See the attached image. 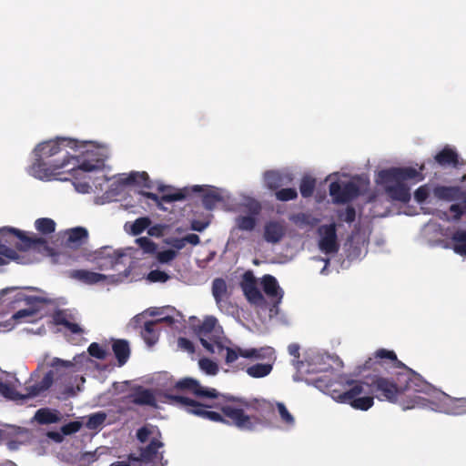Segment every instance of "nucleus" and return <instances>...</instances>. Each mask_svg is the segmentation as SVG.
Instances as JSON below:
<instances>
[{
    "label": "nucleus",
    "mask_w": 466,
    "mask_h": 466,
    "mask_svg": "<svg viewBox=\"0 0 466 466\" xmlns=\"http://www.w3.org/2000/svg\"><path fill=\"white\" fill-rule=\"evenodd\" d=\"M309 385L329 395L339 403L368 410L373 406V394L380 400L397 402L403 410L430 407L449 415L466 413V399L452 398L428 380H309Z\"/></svg>",
    "instance_id": "f257e3e1"
},
{
    "label": "nucleus",
    "mask_w": 466,
    "mask_h": 466,
    "mask_svg": "<svg viewBox=\"0 0 466 466\" xmlns=\"http://www.w3.org/2000/svg\"><path fill=\"white\" fill-rule=\"evenodd\" d=\"M175 391L165 396L173 403L183 407L188 413L212 421L221 420L219 413L209 410L217 407L213 402L218 396L215 389L204 388L198 380H178Z\"/></svg>",
    "instance_id": "f03ea898"
},
{
    "label": "nucleus",
    "mask_w": 466,
    "mask_h": 466,
    "mask_svg": "<svg viewBox=\"0 0 466 466\" xmlns=\"http://www.w3.org/2000/svg\"><path fill=\"white\" fill-rule=\"evenodd\" d=\"M387 365L391 375L405 379H423L420 374L400 361L394 350L379 349L362 365L356 367L354 376L366 370H377V366Z\"/></svg>",
    "instance_id": "7ed1b4c3"
},
{
    "label": "nucleus",
    "mask_w": 466,
    "mask_h": 466,
    "mask_svg": "<svg viewBox=\"0 0 466 466\" xmlns=\"http://www.w3.org/2000/svg\"><path fill=\"white\" fill-rule=\"evenodd\" d=\"M298 364L299 375L293 379H302L304 375L320 372L339 373L345 367L339 355L312 349L305 351L302 362Z\"/></svg>",
    "instance_id": "20e7f679"
},
{
    "label": "nucleus",
    "mask_w": 466,
    "mask_h": 466,
    "mask_svg": "<svg viewBox=\"0 0 466 466\" xmlns=\"http://www.w3.org/2000/svg\"><path fill=\"white\" fill-rule=\"evenodd\" d=\"M200 343L208 352L224 357L227 365L233 364L238 357L257 360L272 359L274 354V350L270 347L243 350L239 347L225 346L221 340H215L214 343H211L204 338H200Z\"/></svg>",
    "instance_id": "39448f33"
},
{
    "label": "nucleus",
    "mask_w": 466,
    "mask_h": 466,
    "mask_svg": "<svg viewBox=\"0 0 466 466\" xmlns=\"http://www.w3.org/2000/svg\"><path fill=\"white\" fill-rule=\"evenodd\" d=\"M52 380H0V395L15 402L36 397L51 386Z\"/></svg>",
    "instance_id": "423d86ee"
},
{
    "label": "nucleus",
    "mask_w": 466,
    "mask_h": 466,
    "mask_svg": "<svg viewBox=\"0 0 466 466\" xmlns=\"http://www.w3.org/2000/svg\"><path fill=\"white\" fill-rule=\"evenodd\" d=\"M77 365L85 366L86 369L95 368L100 371L111 372L115 370L113 364H99L86 356V353L76 355L73 360H64L59 358H53L47 364L49 370L44 374L43 379H63L68 374L76 371Z\"/></svg>",
    "instance_id": "0eeeda50"
},
{
    "label": "nucleus",
    "mask_w": 466,
    "mask_h": 466,
    "mask_svg": "<svg viewBox=\"0 0 466 466\" xmlns=\"http://www.w3.org/2000/svg\"><path fill=\"white\" fill-rule=\"evenodd\" d=\"M158 435L159 432L157 429L152 425H146L140 428L137 432V440L140 442H146L150 440V443L142 450L140 458L129 455V461H140L144 463H150L151 466H165L166 462L163 461V451H160L163 447V443L157 439Z\"/></svg>",
    "instance_id": "6e6552de"
},
{
    "label": "nucleus",
    "mask_w": 466,
    "mask_h": 466,
    "mask_svg": "<svg viewBox=\"0 0 466 466\" xmlns=\"http://www.w3.org/2000/svg\"><path fill=\"white\" fill-rule=\"evenodd\" d=\"M77 140L68 137H57L40 143L35 149V155L41 158L55 157L61 155L59 159H67V166L71 160H76L75 153L83 147Z\"/></svg>",
    "instance_id": "1a4fd4ad"
},
{
    "label": "nucleus",
    "mask_w": 466,
    "mask_h": 466,
    "mask_svg": "<svg viewBox=\"0 0 466 466\" xmlns=\"http://www.w3.org/2000/svg\"><path fill=\"white\" fill-rule=\"evenodd\" d=\"M253 406V404L238 399L236 401L224 405L221 407V410L239 429L254 431L261 424V420L255 416L247 415L242 408L249 409Z\"/></svg>",
    "instance_id": "9d476101"
},
{
    "label": "nucleus",
    "mask_w": 466,
    "mask_h": 466,
    "mask_svg": "<svg viewBox=\"0 0 466 466\" xmlns=\"http://www.w3.org/2000/svg\"><path fill=\"white\" fill-rule=\"evenodd\" d=\"M5 232L15 235L20 240V243L16 244V248L19 250L26 251L32 249L46 255L50 254L52 250L48 247L47 241L44 238L38 237L35 234L32 233L29 235L26 232L15 228H0L1 234L5 235Z\"/></svg>",
    "instance_id": "9b49d317"
},
{
    "label": "nucleus",
    "mask_w": 466,
    "mask_h": 466,
    "mask_svg": "<svg viewBox=\"0 0 466 466\" xmlns=\"http://www.w3.org/2000/svg\"><path fill=\"white\" fill-rule=\"evenodd\" d=\"M158 191L162 193V196L159 197L152 192H141V194L156 202L157 207H160L161 202L172 203L175 201L184 200L193 193H198L204 191L201 186H194L192 187H183L181 189H174L169 186H160L158 187Z\"/></svg>",
    "instance_id": "f8f14e48"
},
{
    "label": "nucleus",
    "mask_w": 466,
    "mask_h": 466,
    "mask_svg": "<svg viewBox=\"0 0 466 466\" xmlns=\"http://www.w3.org/2000/svg\"><path fill=\"white\" fill-rule=\"evenodd\" d=\"M423 168V166L420 167V170L412 167H390L380 170L379 172V178L381 182L386 184L393 182L403 183L407 180H415L416 182H419L424 179V176L421 173Z\"/></svg>",
    "instance_id": "ddd939ff"
},
{
    "label": "nucleus",
    "mask_w": 466,
    "mask_h": 466,
    "mask_svg": "<svg viewBox=\"0 0 466 466\" xmlns=\"http://www.w3.org/2000/svg\"><path fill=\"white\" fill-rule=\"evenodd\" d=\"M67 167V159L55 158L51 162L47 163L44 161V158L38 157L30 167V173L32 176L42 180H50L55 175L57 174L59 169L66 168Z\"/></svg>",
    "instance_id": "4468645a"
},
{
    "label": "nucleus",
    "mask_w": 466,
    "mask_h": 466,
    "mask_svg": "<svg viewBox=\"0 0 466 466\" xmlns=\"http://www.w3.org/2000/svg\"><path fill=\"white\" fill-rule=\"evenodd\" d=\"M329 195L336 204L347 203L360 195V188L354 182H347L341 185L338 181L329 185Z\"/></svg>",
    "instance_id": "2eb2a0df"
},
{
    "label": "nucleus",
    "mask_w": 466,
    "mask_h": 466,
    "mask_svg": "<svg viewBox=\"0 0 466 466\" xmlns=\"http://www.w3.org/2000/svg\"><path fill=\"white\" fill-rule=\"evenodd\" d=\"M318 232L320 236L319 247L321 251L326 254L337 253L339 249L338 243L337 229L334 223L322 225L319 228Z\"/></svg>",
    "instance_id": "dca6fc26"
},
{
    "label": "nucleus",
    "mask_w": 466,
    "mask_h": 466,
    "mask_svg": "<svg viewBox=\"0 0 466 466\" xmlns=\"http://www.w3.org/2000/svg\"><path fill=\"white\" fill-rule=\"evenodd\" d=\"M240 288L251 304L261 305L264 303L265 299L257 287V280L252 271L248 270L243 274Z\"/></svg>",
    "instance_id": "f3484780"
},
{
    "label": "nucleus",
    "mask_w": 466,
    "mask_h": 466,
    "mask_svg": "<svg viewBox=\"0 0 466 466\" xmlns=\"http://www.w3.org/2000/svg\"><path fill=\"white\" fill-rule=\"evenodd\" d=\"M124 256V253L119 250L104 247L97 252L96 258L98 259V268L101 270L114 268L116 265L121 263V259Z\"/></svg>",
    "instance_id": "a211bd4d"
},
{
    "label": "nucleus",
    "mask_w": 466,
    "mask_h": 466,
    "mask_svg": "<svg viewBox=\"0 0 466 466\" xmlns=\"http://www.w3.org/2000/svg\"><path fill=\"white\" fill-rule=\"evenodd\" d=\"M124 256V253L119 250L104 247L97 252L96 258L98 259V268L101 270L114 268L116 265L121 263V259Z\"/></svg>",
    "instance_id": "6ab92c4d"
},
{
    "label": "nucleus",
    "mask_w": 466,
    "mask_h": 466,
    "mask_svg": "<svg viewBox=\"0 0 466 466\" xmlns=\"http://www.w3.org/2000/svg\"><path fill=\"white\" fill-rule=\"evenodd\" d=\"M112 351L116 360V366H124L130 358L131 350L129 342L124 339H112ZM115 367L116 364L112 363Z\"/></svg>",
    "instance_id": "aec40b11"
},
{
    "label": "nucleus",
    "mask_w": 466,
    "mask_h": 466,
    "mask_svg": "<svg viewBox=\"0 0 466 466\" xmlns=\"http://www.w3.org/2000/svg\"><path fill=\"white\" fill-rule=\"evenodd\" d=\"M436 198L445 201H458L462 199L464 192L457 186H437L433 188Z\"/></svg>",
    "instance_id": "412c9836"
},
{
    "label": "nucleus",
    "mask_w": 466,
    "mask_h": 466,
    "mask_svg": "<svg viewBox=\"0 0 466 466\" xmlns=\"http://www.w3.org/2000/svg\"><path fill=\"white\" fill-rule=\"evenodd\" d=\"M285 235L284 226L278 221H269L264 227V239L268 243L279 242Z\"/></svg>",
    "instance_id": "4be33fe9"
},
{
    "label": "nucleus",
    "mask_w": 466,
    "mask_h": 466,
    "mask_svg": "<svg viewBox=\"0 0 466 466\" xmlns=\"http://www.w3.org/2000/svg\"><path fill=\"white\" fill-rule=\"evenodd\" d=\"M394 185H388L385 187L387 195L396 201L408 203L410 199V188L403 183L394 182Z\"/></svg>",
    "instance_id": "5701e85b"
},
{
    "label": "nucleus",
    "mask_w": 466,
    "mask_h": 466,
    "mask_svg": "<svg viewBox=\"0 0 466 466\" xmlns=\"http://www.w3.org/2000/svg\"><path fill=\"white\" fill-rule=\"evenodd\" d=\"M61 420V413L59 410L50 408H41L37 410L32 419L38 424H53Z\"/></svg>",
    "instance_id": "b1692460"
},
{
    "label": "nucleus",
    "mask_w": 466,
    "mask_h": 466,
    "mask_svg": "<svg viewBox=\"0 0 466 466\" xmlns=\"http://www.w3.org/2000/svg\"><path fill=\"white\" fill-rule=\"evenodd\" d=\"M130 400L137 405L156 406V395L153 391L138 387L128 395Z\"/></svg>",
    "instance_id": "393cba45"
},
{
    "label": "nucleus",
    "mask_w": 466,
    "mask_h": 466,
    "mask_svg": "<svg viewBox=\"0 0 466 466\" xmlns=\"http://www.w3.org/2000/svg\"><path fill=\"white\" fill-rule=\"evenodd\" d=\"M70 277L85 284L93 285L104 281L106 277L104 274L86 269H75L70 272Z\"/></svg>",
    "instance_id": "a878e982"
},
{
    "label": "nucleus",
    "mask_w": 466,
    "mask_h": 466,
    "mask_svg": "<svg viewBox=\"0 0 466 466\" xmlns=\"http://www.w3.org/2000/svg\"><path fill=\"white\" fill-rule=\"evenodd\" d=\"M261 285L264 292L269 298H278L281 299L283 297V291L279 286V283L275 277L271 275H265L261 279Z\"/></svg>",
    "instance_id": "bb28decb"
},
{
    "label": "nucleus",
    "mask_w": 466,
    "mask_h": 466,
    "mask_svg": "<svg viewBox=\"0 0 466 466\" xmlns=\"http://www.w3.org/2000/svg\"><path fill=\"white\" fill-rule=\"evenodd\" d=\"M435 161L442 167H457L459 164V156L457 152L450 147H445L435 156Z\"/></svg>",
    "instance_id": "cd10ccee"
},
{
    "label": "nucleus",
    "mask_w": 466,
    "mask_h": 466,
    "mask_svg": "<svg viewBox=\"0 0 466 466\" xmlns=\"http://www.w3.org/2000/svg\"><path fill=\"white\" fill-rule=\"evenodd\" d=\"M75 157L76 160H71V163L74 164V167L69 169V171H73L74 173H76L78 171L91 172L101 168V167L103 166V162L98 158L85 159L82 162H80L78 157L75 155Z\"/></svg>",
    "instance_id": "c85d7f7f"
},
{
    "label": "nucleus",
    "mask_w": 466,
    "mask_h": 466,
    "mask_svg": "<svg viewBox=\"0 0 466 466\" xmlns=\"http://www.w3.org/2000/svg\"><path fill=\"white\" fill-rule=\"evenodd\" d=\"M141 336L147 346L151 347L155 345L159 337L157 322L154 320L146 321L141 330Z\"/></svg>",
    "instance_id": "c756f323"
},
{
    "label": "nucleus",
    "mask_w": 466,
    "mask_h": 466,
    "mask_svg": "<svg viewBox=\"0 0 466 466\" xmlns=\"http://www.w3.org/2000/svg\"><path fill=\"white\" fill-rule=\"evenodd\" d=\"M88 239V231L83 227H76L67 230V243L74 247L85 244Z\"/></svg>",
    "instance_id": "7c9ffc66"
},
{
    "label": "nucleus",
    "mask_w": 466,
    "mask_h": 466,
    "mask_svg": "<svg viewBox=\"0 0 466 466\" xmlns=\"http://www.w3.org/2000/svg\"><path fill=\"white\" fill-rule=\"evenodd\" d=\"M53 319L55 324L64 326L73 334L83 333V329H81V327L76 323L71 322L68 319L66 312L63 310H57L56 312H55Z\"/></svg>",
    "instance_id": "2f4dec72"
},
{
    "label": "nucleus",
    "mask_w": 466,
    "mask_h": 466,
    "mask_svg": "<svg viewBox=\"0 0 466 466\" xmlns=\"http://www.w3.org/2000/svg\"><path fill=\"white\" fill-rule=\"evenodd\" d=\"M264 181L267 187L271 190H277L287 184L286 177L280 172L275 170L265 172Z\"/></svg>",
    "instance_id": "473e14b6"
},
{
    "label": "nucleus",
    "mask_w": 466,
    "mask_h": 466,
    "mask_svg": "<svg viewBox=\"0 0 466 466\" xmlns=\"http://www.w3.org/2000/svg\"><path fill=\"white\" fill-rule=\"evenodd\" d=\"M452 249L456 254L466 257V230L458 229L451 237Z\"/></svg>",
    "instance_id": "72a5a7b5"
},
{
    "label": "nucleus",
    "mask_w": 466,
    "mask_h": 466,
    "mask_svg": "<svg viewBox=\"0 0 466 466\" xmlns=\"http://www.w3.org/2000/svg\"><path fill=\"white\" fill-rule=\"evenodd\" d=\"M223 201V197L218 188L206 190L202 195V204L208 210H212L216 205Z\"/></svg>",
    "instance_id": "f704fd0d"
},
{
    "label": "nucleus",
    "mask_w": 466,
    "mask_h": 466,
    "mask_svg": "<svg viewBox=\"0 0 466 466\" xmlns=\"http://www.w3.org/2000/svg\"><path fill=\"white\" fill-rule=\"evenodd\" d=\"M228 287L226 280L221 278H217L212 282V295L218 307H221L224 298L227 297Z\"/></svg>",
    "instance_id": "c9c22d12"
},
{
    "label": "nucleus",
    "mask_w": 466,
    "mask_h": 466,
    "mask_svg": "<svg viewBox=\"0 0 466 466\" xmlns=\"http://www.w3.org/2000/svg\"><path fill=\"white\" fill-rule=\"evenodd\" d=\"M272 368L271 363H256L248 366L246 372L248 376L258 379L268 376L271 372Z\"/></svg>",
    "instance_id": "e433bc0d"
},
{
    "label": "nucleus",
    "mask_w": 466,
    "mask_h": 466,
    "mask_svg": "<svg viewBox=\"0 0 466 466\" xmlns=\"http://www.w3.org/2000/svg\"><path fill=\"white\" fill-rule=\"evenodd\" d=\"M35 228L39 233L43 235H49L55 232L56 222L49 218H37L35 221Z\"/></svg>",
    "instance_id": "4c0bfd02"
},
{
    "label": "nucleus",
    "mask_w": 466,
    "mask_h": 466,
    "mask_svg": "<svg viewBox=\"0 0 466 466\" xmlns=\"http://www.w3.org/2000/svg\"><path fill=\"white\" fill-rule=\"evenodd\" d=\"M277 410L279 414L281 422L284 424V429H292L295 426L294 416L288 410L282 402H277Z\"/></svg>",
    "instance_id": "58836bf2"
},
{
    "label": "nucleus",
    "mask_w": 466,
    "mask_h": 466,
    "mask_svg": "<svg viewBox=\"0 0 466 466\" xmlns=\"http://www.w3.org/2000/svg\"><path fill=\"white\" fill-rule=\"evenodd\" d=\"M106 419V414L103 411H98L90 414L89 416L86 417V427L88 430H99L105 423Z\"/></svg>",
    "instance_id": "ea45409f"
},
{
    "label": "nucleus",
    "mask_w": 466,
    "mask_h": 466,
    "mask_svg": "<svg viewBox=\"0 0 466 466\" xmlns=\"http://www.w3.org/2000/svg\"><path fill=\"white\" fill-rule=\"evenodd\" d=\"M316 187V179L309 176H304L300 181L299 191L303 198H307L313 195Z\"/></svg>",
    "instance_id": "a19ab883"
},
{
    "label": "nucleus",
    "mask_w": 466,
    "mask_h": 466,
    "mask_svg": "<svg viewBox=\"0 0 466 466\" xmlns=\"http://www.w3.org/2000/svg\"><path fill=\"white\" fill-rule=\"evenodd\" d=\"M217 324V319L213 316H208L203 322L195 328V331L198 335H208L213 331Z\"/></svg>",
    "instance_id": "79ce46f5"
},
{
    "label": "nucleus",
    "mask_w": 466,
    "mask_h": 466,
    "mask_svg": "<svg viewBox=\"0 0 466 466\" xmlns=\"http://www.w3.org/2000/svg\"><path fill=\"white\" fill-rule=\"evenodd\" d=\"M18 258L17 253L11 248L0 244V266L8 264L11 260Z\"/></svg>",
    "instance_id": "37998d69"
},
{
    "label": "nucleus",
    "mask_w": 466,
    "mask_h": 466,
    "mask_svg": "<svg viewBox=\"0 0 466 466\" xmlns=\"http://www.w3.org/2000/svg\"><path fill=\"white\" fill-rule=\"evenodd\" d=\"M88 357L97 360H105L108 355L107 350L97 342H92L87 348Z\"/></svg>",
    "instance_id": "c03bdc74"
},
{
    "label": "nucleus",
    "mask_w": 466,
    "mask_h": 466,
    "mask_svg": "<svg viewBox=\"0 0 466 466\" xmlns=\"http://www.w3.org/2000/svg\"><path fill=\"white\" fill-rule=\"evenodd\" d=\"M275 197L279 201L294 200L298 198L297 189L294 187L281 188L276 191Z\"/></svg>",
    "instance_id": "a18cd8bd"
},
{
    "label": "nucleus",
    "mask_w": 466,
    "mask_h": 466,
    "mask_svg": "<svg viewBox=\"0 0 466 466\" xmlns=\"http://www.w3.org/2000/svg\"><path fill=\"white\" fill-rule=\"evenodd\" d=\"M300 346L298 343H291L288 346V352L289 354L293 357L291 360V364L296 370V375H299V364L298 362H302V360H300Z\"/></svg>",
    "instance_id": "49530a36"
},
{
    "label": "nucleus",
    "mask_w": 466,
    "mask_h": 466,
    "mask_svg": "<svg viewBox=\"0 0 466 466\" xmlns=\"http://www.w3.org/2000/svg\"><path fill=\"white\" fill-rule=\"evenodd\" d=\"M199 368L208 375H216L218 370V364L208 358H202L198 361Z\"/></svg>",
    "instance_id": "de8ad7c7"
},
{
    "label": "nucleus",
    "mask_w": 466,
    "mask_h": 466,
    "mask_svg": "<svg viewBox=\"0 0 466 466\" xmlns=\"http://www.w3.org/2000/svg\"><path fill=\"white\" fill-rule=\"evenodd\" d=\"M151 224V220L147 217L138 218L135 220L131 227V232L133 235L137 236L145 231L149 225Z\"/></svg>",
    "instance_id": "09e8293b"
},
{
    "label": "nucleus",
    "mask_w": 466,
    "mask_h": 466,
    "mask_svg": "<svg viewBox=\"0 0 466 466\" xmlns=\"http://www.w3.org/2000/svg\"><path fill=\"white\" fill-rule=\"evenodd\" d=\"M256 218L253 216H241L237 218V224L239 229L250 231L256 226Z\"/></svg>",
    "instance_id": "8fccbe9b"
},
{
    "label": "nucleus",
    "mask_w": 466,
    "mask_h": 466,
    "mask_svg": "<svg viewBox=\"0 0 466 466\" xmlns=\"http://www.w3.org/2000/svg\"><path fill=\"white\" fill-rule=\"evenodd\" d=\"M137 243L145 253L153 254L157 250L156 243L149 238L142 237L137 239Z\"/></svg>",
    "instance_id": "3c124183"
},
{
    "label": "nucleus",
    "mask_w": 466,
    "mask_h": 466,
    "mask_svg": "<svg viewBox=\"0 0 466 466\" xmlns=\"http://www.w3.org/2000/svg\"><path fill=\"white\" fill-rule=\"evenodd\" d=\"M338 217L342 221L352 223L356 218V210L352 206H348L344 210L338 211Z\"/></svg>",
    "instance_id": "603ef678"
},
{
    "label": "nucleus",
    "mask_w": 466,
    "mask_h": 466,
    "mask_svg": "<svg viewBox=\"0 0 466 466\" xmlns=\"http://www.w3.org/2000/svg\"><path fill=\"white\" fill-rule=\"evenodd\" d=\"M147 280L150 282H161L164 283L169 279V276L165 272L159 269L151 270L147 277Z\"/></svg>",
    "instance_id": "864d4df0"
},
{
    "label": "nucleus",
    "mask_w": 466,
    "mask_h": 466,
    "mask_svg": "<svg viewBox=\"0 0 466 466\" xmlns=\"http://www.w3.org/2000/svg\"><path fill=\"white\" fill-rule=\"evenodd\" d=\"M82 426H83V423L81 421H78V420L71 421V422L62 426L61 431L65 435H71L73 433L79 431L80 429L82 428Z\"/></svg>",
    "instance_id": "5fc2aeb1"
},
{
    "label": "nucleus",
    "mask_w": 466,
    "mask_h": 466,
    "mask_svg": "<svg viewBox=\"0 0 466 466\" xmlns=\"http://www.w3.org/2000/svg\"><path fill=\"white\" fill-rule=\"evenodd\" d=\"M429 195H430L429 187L427 185H423L415 190L414 198L418 203L422 204L426 201Z\"/></svg>",
    "instance_id": "6e6d98bb"
},
{
    "label": "nucleus",
    "mask_w": 466,
    "mask_h": 466,
    "mask_svg": "<svg viewBox=\"0 0 466 466\" xmlns=\"http://www.w3.org/2000/svg\"><path fill=\"white\" fill-rule=\"evenodd\" d=\"M177 251L167 249L157 253V258L160 263H168L177 257Z\"/></svg>",
    "instance_id": "4d7b16f0"
},
{
    "label": "nucleus",
    "mask_w": 466,
    "mask_h": 466,
    "mask_svg": "<svg viewBox=\"0 0 466 466\" xmlns=\"http://www.w3.org/2000/svg\"><path fill=\"white\" fill-rule=\"evenodd\" d=\"M177 347L184 351L193 354L195 352V346L191 340L187 338L179 337L177 339Z\"/></svg>",
    "instance_id": "13d9d810"
},
{
    "label": "nucleus",
    "mask_w": 466,
    "mask_h": 466,
    "mask_svg": "<svg viewBox=\"0 0 466 466\" xmlns=\"http://www.w3.org/2000/svg\"><path fill=\"white\" fill-rule=\"evenodd\" d=\"M65 434L62 431H48L46 433V439L41 441L43 445H48L49 440L54 441L56 443H61L64 441Z\"/></svg>",
    "instance_id": "bf43d9fd"
},
{
    "label": "nucleus",
    "mask_w": 466,
    "mask_h": 466,
    "mask_svg": "<svg viewBox=\"0 0 466 466\" xmlns=\"http://www.w3.org/2000/svg\"><path fill=\"white\" fill-rule=\"evenodd\" d=\"M450 212H451L453 215H452V220L453 221H459L462 215L466 213V210L464 208V205L461 203V205L460 204H452L450 208H449Z\"/></svg>",
    "instance_id": "052dcab7"
},
{
    "label": "nucleus",
    "mask_w": 466,
    "mask_h": 466,
    "mask_svg": "<svg viewBox=\"0 0 466 466\" xmlns=\"http://www.w3.org/2000/svg\"><path fill=\"white\" fill-rule=\"evenodd\" d=\"M36 314V310L35 309H20L18 311H16L14 315H13V319L17 321V322H21L23 319H26V318H29V317H33Z\"/></svg>",
    "instance_id": "680f3d73"
},
{
    "label": "nucleus",
    "mask_w": 466,
    "mask_h": 466,
    "mask_svg": "<svg viewBox=\"0 0 466 466\" xmlns=\"http://www.w3.org/2000/svg\"><path fill=\"white\" fill-rule=\"evenodd\" d=\"M208 225H209L208 221H201V220L194 219L191 221L190 228L194 231L202 232L204 229H206L208 228Z\"/></svg>",
    "instance_id": "e2e57ef3"
},
{
    "label": "nucleus",
    "mask_w": 466,
    "mask_h": 466,
    "mask_svg": "<svg viewBox=\"0 0 466 466\" xmlns=\"http://www.w3.org/2000/svg\"><path fill=\"white\" fill-rule=\"evenodd\" d=\"M184 240L186 241V243H189L194 246L198 245L200 243L199 237L194 233L187 234V236H185Z\"/></svg>",
    "instance_id": "0e129e2a"
},
{
    "label": "nucleus",
    "mask_w": 466,
    "mask_h": 466,
    "mask_svg": "<svg viewBox=\"0 0 466 466\" xmlns=\"http://www.w3.org/2000/svg\"><path fill=\"white\" fill-rule=\"evenodd\" d=\"M157 322V326L160 323H167L168 325H172L175 322V319L171 316H166L164 318H160L155 320Z\"/></svg>",
    "instance_id": "69168bd1"
},
{
    "label": "nucleus",
    "mask_w": 466,
    "mask_h": 466,
    "mask_svg": "<svg viewBox=\"0 0 466 466\" xmlns=\"http://www.w3.org/2000/svg\"><path fill=\"white\" fill-rule=\"evenodd\" d=\"M16 372H8L0 369V379H16Z\"/></svg>",
    "instance_id": "338daca9"
},
{
    "label": "nucleus",
    "mask_w": 466,
    "mask_h": 466,
    "mask_svg": "<svg viewBox=\"0 0 466 466\" xmlns=\"http://www.w3.org/2000/svg\"><path fill=\"white\" fill-rule=\"evenodd\" d=\"M172 245L177 249H181V248H183L185 247L186 241L184 240V238H176V239H174Z\"/></svg>",
    "instance_id": "774afa93"
}]
</instances>
